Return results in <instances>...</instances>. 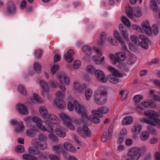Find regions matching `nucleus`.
<instances>
[{"instance_id": "38", "label": "nucleus", "mask_w": 160, "mask_h": 160, "mask_svg": "<svg viewBox=\"0 0 160 160\" xmlns=\"http://www.w3.org/2000/svg\"><path fill=\"white\" fill-rule=\"evenodd\" d=\"M151 8L154 12H156L158 10L157 2L155 1H152L150 4Z\"/></svg>"}, {"instance_id": "52", "label": "nucleus", "mask_w": 160, "mask_h": 160, "mask_svg": "<svg viewBox=\"0 0 160 160\" xmlns=\"http://www.w3.org/2000/svg\"><path fill=\"white\" fill-rule=\"evenodd\" d=\"M33 67L35 71L38 73H39L41 71V66L38 63L34 62L33 64Z\"/></svg>"}, {"instance_id": "25", "label": "nucleus", "mask_w": 160, "mask_h": 160, "mask_svg": "<svg viewBox=\"0 0 160 160\" xmlns=\"http://www.w3.org/2000/svg\"><path fill=\"white\" fill-rule=\"evenodd\" d=\"M54 101V103L60 108H63L66 106L65 102L58 98H56Z\"/></svg>"}, {"instance_id": "27", "label": "nucleus", "mask_w": 160, "mask_h": 160, "mask_svg": "<svg viewBox=\"0 0 160 160\" xmlns=\"http://www.w3.org/2000/svg\"><path fill=\"white\" fill-rule=\"evenodd\" d=\"M31 102H36L41 103L43 102L42 100L36 93H33L32 97L30 98Z\"/></svg>"}, {"instance_id": "49", "label": "nucleus", "mask_w": 160, "mask_h": 160, "mask_svg": "<svg viewBox=\"0 0 160 160\" xmlns=\"http://www.w3.org/2000/svg\"><path fill=\"white\" fill-rule=\"evenodd\" d=\"M107 40L108 43L112 46H115L117 43V42L112 36H109L107 38Z\"/></svg>"}, {"instance_id": "34", "label": "nucleus", "mask_w": 160, "mask_h": 160, "mask_svg": "<svg viewBox=\"0 0 160 160\" xmlns=\"http://www.w3.org/2000/svg\"><path fill=\"white\" fill-rule=\"evenodd\" d=\"M39 112L41 115L44 118H45L48 114V110L44 106H41L39 108Z\"/></svg>"}, {"instance_id": "17", "label": "nucleus", "mask_w": 160, "mask_h": 160, "mask_svg": "<svg viewBox=\"0 0 160 160\" xmlns=\"http://www.w3.org/2000/svg\"><path fill=\"white\" fill-rule=\"evenodd\" d=\"M74 88L78 92H82L87 88V85L85 84H81L79 82H75L73 83Z\"/></svg>"}, {"instance_id": "20", "label": "nucleus", "mask_w": 160, "mask_h": 160, "mask_svg": "<svg viewBox=\"0 0 160 160\" xmlns=\"http://www.w3.org/2000/svg\"><path fill=\"white\" fill-rule=\"evenodd\" d=\"M119 30L122 35L125 38H127L128 36V30L126 27L122 24L119 26Z\"/></svg>"}, {"instance_id": "3", "label": "nucleus", "mask_w": 160, "mask_h": 160, "mask_svg": "<svg viewBox=\"0 0 160 160\" xmlns=\"http://www.w3.org/2000/svg\"><path fill=\"white\" fill-rule=\"evenodd\" d=\"M75 110L79 114H81L82 119L85 123H87L89 121L88 115L85 107L80 105L77 100L73 102Z\"/></svg>"}, {"instance_id": "11", "label": "nucleus", "mask_w": 160, "mask_h": 160, "mask_svg": "<svg viewBox=\"0 0 160 160\" xmlns=\"http://www.w3.org/2000/svg\"><path fill=\"white\" fill-rule=\"evenodd\" d=\"M155 117H149L148 120L142 119V120H141V122L154 126H155L156 125H160V120Z\"/></svg>"}, {"instance_id": "12", "label": "nucleus", "mask_w": 160, "mask_h": 160, "mask_svg": "<svg viewBox=\"0 0 160 160\" xmlns=\"http://www.w3.org/2000/svg\"><path fill=\"white\" fill-rule=\"evenodd\" d=\"M95 75L97 79L99 82L103 83L107 82V79L105 74L100 69L96 70Z\"/></svg>"}, {"instance_id": "10", "label": "nucleus", "mask_w": 160, "mask_h": 160, "mask_svg": "<svg viewBox=\"0 0 160 160\" xmlns=\"http://www.w3.org/2000/svg\"><path fill=\"white\" fill-rule=\"evenodd\" d=\"M43 122L44 124L42 125L41 130L43 131H47L50 133H53L54 132L53 126L48 119H45Z\"/></svg>"}, {"instance_id": "60", "label": "nucleus", "mask_w": 160, "mask_h": 160, "mask_svg": "<svg viewBox=\"0 0 160 160\" xmlns=\"http://www.w3.org/2000/svg\"><path fill=\"white\" fill-rule=\"evenodd\" d=\"M48 83L50 88L52 89H55L57 88V86L58 85L57 83H56L52 80H49Z\"/></svg>"}, {"instance_id": "33", "label": "nucleus", "mask_w": 160, "mask_h": 160, "mask_svg": "<svg viewBox=\"0 0 160 160\" xmlns=\"http://www.w3.org/2000/svg\"><path fill=\"white\" fill-rule=\"evenodd\" d=\"M115 55L117 58L120 61H124L126 57L125 53L122 52H117L115 53Z\"/></svg>"}, {"instance_id": "29", "label": "nucleus", "mask_w": 160, "mask_h": 160, "mask_svg": "<svg viewBox=\"0 0 160 160\" xmlns=\"http://www.w3.org/2000/svg\"><path fill=\"white\" fill-rule=\"evenodd\" d=\"M136 60L135 57L131 54L127 56V62L128 64L131 65L134 63Z\"/></svg>"}, {"instance_id": "21", "label": "nucleus", "mask_w": 160, "mask_h": 160, "mask_svg": "<svg viewBox=\"0 0 160 160\" xmlns=\"http://www.w3.org/2000/svg\"><path fill=\"white\" fill-rule=\"evenodd\" d=\"M142 105L144 107L148 108H154L156 107L155 103L152 101L146 100L142 102Z\"/></svg>"}, {"instance_id": "30", "label": "nucleus", "mask_w": 160, "mask_h": 160, "mask_svg": "<svg viewBox=\"0 0 160 160\" xmlns=\"http://www.w3.org/2000/svg\"><path fill=\"white\" fill-rule=\"evenodd\" d=\"M133 119L131 116L126 117L124 118L122 121V124L127 125L131 124L133 122Z\"/></svg>"}, {"instance_id": "46", "label": "nucleus", "mask_w": 160, "mask_h": 160, "mask_svg": "<svg viewBox=\"0 0 160 160\" xmlns=\"http://www.w3.org/2000/svg\"><path fill=\"white\" fill-rule=\"evenodd\" d=\"M26 133L27 135L30 137H33L36 135L35 131L33 129H27L26 130Z\"/></svg>"}, {"instance_id": "44", "label": "nucleus", "mask_w": 160, "mask_h": 160, "mask_svg": "<svg viewBox=\"0 0 160 160\" xmlns=\"http://www.w3.org/2000/svg\"><path fill=\"white\" fill-rule=\"evenodd\" d=\"M28 151L29 153L35 155H38L40 153V151L39 150H37L35 151L32 147H29L28 148Z\"/></svg>"}, {"instance_id": "42", "label": "nucleus", "mask_w": 160, "mask_h": 160, "mask_svg": "<svg viewBox=\"0 0 160 160\" xmlns=\"http://www.w3.org/2000/svg\"><path fill=\"white\" fill-rule=\"evenodd\" d=\"M126 12L127 15L130 18H133V15L132 14V8L129 6H128L126 8Z\"/></svg>"}, {"instance_id": "7", "label": "nucleus", "mask_w": 160, "mask_h": 160, "mask_svg": "<svg viewBox=\"0 0 160 160\" xmlns=\"http://www.w3.org/2000/svg\"><path fill=\"white\" fill-rule=\"evenodd\" d=\"M60 118L62 121L63 125L72 130H74L75 128L71 123V120L69 116L65 113H61L59 114Z\"/></svg>"}, {"instance_id": "8", "label": "nucleus", "mask_w": 160, "mask_h": 160, "mask_svg": "<svg viewBox=\"0 0 160 160\" xmlns=\"http://www.w3.org/2000/svg\"><path fill=\"white\" fill-rule=\"evenodd\" d=\"M140 148L138 147H133L128 150L127 156L134 160H138L139 158Z\"/></svg>"}, {"instance_id": "32", "label": "nucleus", "mask_w": 160, "mask_h": 160, "mask_svg": "<svg viewBox=\"0 0 160 160\" xmlns=\"http://www.w3.org/2000/svg\"><path fill=\"white\" fill-rule=\"evenodd\" d=\"M96 70L95 66L91 64L88 65L86 68V70L87 73L91 75L95 73Z\"/></svg>"}, {"instance_id": "37", "label": "nucleus", "mask_w": 160, "mask_h": 160, "mask_svg": "<svg viewBox=\"0 0 160 160\" xmlns=\"http://www.w3.org/2000/svg\"><path fill=\"white\" fill-rule=\"evenodd\" d=\"M140 124L139 123H136L132 128V132L134 134H138L140 133Z\"/></svg>"}, {"instance_id": "6", "label": "nucleus", "mask_w": 160, "mask_h": 160, "mask_svg": "<svg viewBox=\"0 0 160 160\" xmlns=\"http://www.w3.org/2000/svg\"><path fill=\"white\" fill-rule=\"evenodd\" d=\"M57 79L60 88L63 92H65L66 90L65 85H68L70 82L68 77L64 73H61L58 75Z\"/></svg>"}, {"instance_id": "57", "label": "nucleus", "mask_w": 160, "mask_h": 160, "mask_svg": "<svg viewBox=\"0 0 160 160\" xmlns=\"http://www.w3.org/2000/svg\"><path fill=\"white\" fill-rule=\"evenodd\" d=\"M140 8L139 7H137L134 8L133 9V16L136 17H139L140 15Z\"/></svg>"}, {"instance_id": "45", "label": "nucleus", "mask_w": 160, "mask_h": 160, "mask_svg": "<svg viewBox=\"0 0 160 160\" xmlns=\"http://www.w3.org/2000/svg\"><path fill=\"white\" fill-rule=\"evenodd\" d=\"M121 20L122 23L127 27H130L131 23L129 20L125 16H122L121 18Z\"/></svg>"}, {"instance_id": "22", "label": "nucleus", "mask_w": 160, "mask_h": 160, "mask_svg": "<svg viewBox=\"0 0 160 160\" xmlns=\"http://www.w3.org/2000/svg\"><path fill=\"white\" fill-rule=\"evenodd\" d=\"M133 101L136 106L135 110L139 112L140 110V95H137L135 96L133 98Z\"/></svg>"}, {"instance_id": "19", "label": "nucleus", "mask_w": 160, "mask_h": 160, "mask_svg": "<svg viewBox=\"0 0 160 160\" xmlns=\"http://www.w3.org/2000/svg\"><path fill=\"white\" fill-rule=\"evenodd\" d=\"M49 122L53 124H59L61 123L60 120L55 115L53 114H49L48 116Z\"/></svg>"}, {"instance_id": "56", "label": "nucleus", "mask_w": 160, "mask_h": 160, "mask_svg": "<svg viewBox=\"0 0 160 160\" xmlns=\"http://www.w3.org/2000/svg\"><path fill=\"white\" fill-rule=\"evenodd\" d=\"M147 129L153 135H156L157 134L156 131L154 127L150 125H148L147 127Z\"/></svg>"}, {"instance_id": "9", "label": "nucleus", "mask_w": 160, "mask_h": 160, "mask_svg": "<svg viewBox=\"0 0 160 160\" xmlns=\"http://www.w3.org/2000/svg\"><path fill=\"white\" fill-rule=\"evenodd\" d=\"M39 82L42 89L41 92V94L44 97L48 98L49 89L48 83L43 80H40Z\"/></svg>"}, {"instance_id": "14", "label": "nucleus", "mask_w": 160, "mask_h": 160, "mask_svg": "<svg viewBox=\"0 0 160 160\" xmlns=\"http://www.w3.org/2000/svg\"><path fill=\"white\" fill-rule=\"evenodd\" d=\"M141 46L145 49H148L149 48L148 44L150 42L149 39L146 36L141 34Z\"/></svg>"}, {"instance_id": "58", "label": "nucleus", "mask_w": 160, "mask_h": 160, "mask_svg": "<svg viewBox=\"0 0 160 160\" xmlns=\"http://www.w3.org/2000/svg\"><path fill=\"white\" fill-rule=\"evenodd\" d=\"M51 133L48 135L49 138L52 139L55 143L58 142V139L57 137L52 133Z\"/></svg>"}, {"instance_id": "62", "label": "nucleus", "mask_w": 160, "mask_h": 160, "mask_svg": "<svg viewBox=\"0 0 160 160\" xmlns=\"http://www.w3.org/2000/svg\"><path fill=\"white\" fill-rule=\"evenodd\" d=\"M55 95L57 97L63 98L65 96V94L61 91H59L56 93Z\"/></svg>"}, {"instance_id": "31", "label": "nucleus", "mask_w": 160, "mask_h": 160, "mask_svg": "<svg viewBox=\"0 0 160 160\" xmlns=\"http://www.w3.org/2000/svg\"><path fill=\"white\" fill-rule=\"evenodd\" d=\"M82 52L87 55H90L92 52V50L91 48L88 45L84 46L82 48Z\"/></svg>"}, {"instance_id": "5", "label": "nucleus", "mask_w": 160, "mask_h": 160, "mask_svg": "<svg viewBox=\"0 0 160 160\" xmlns=\"http://www.w3.org/2000/svg\"><path fill=\"white\" fill-rule=\"evenodd\" d=\"M107 69L112 73L108 75L107 79L110 82L114 84H117L120 82L119 79L117 77H122V74L114 68L108 66L107 67Z\"/></svg>"}, {"instance_id": "41", "label": "nucleus", "mask_w": 160, "mask_h": 160, "mask_svg": "<svg viewBox=\"0 0 160 160\" xmlns=\"http://www.w3.org/2000/svg\"><path fill=\"white\" fill-rule=\"evenodd\" d=\"M92 90L90 89H87L85 93V98L87 101H89L92 98Z\"/></svg>"}, {"instance_id": "59", "label": "nucleus", "mask_w": 160, "mask_h": 160, "mask_svg": "<svg viewBox=\"0 0 160 160\" xmlns=\"http://www.w3.org/2000/svg\"><path fill=\"white\" fill-rule=\"evenodd\" d=\"M48 157L50 160H60V157L55 155L50 154Z\"/></svg>"}, {"instance_id": "35", "label": "nucleus", "mask_w": 160, "mask_h": 160, "mask_svg": "<svg viewBox=\"0 0 160 160\" xmlns=\"http://www.w3.org/2000/svg\"><path fill=\"white\" fill-rule=\"evenodd\" d=\"M144 113L146 115L149 116V117H157L158 115L156 112L151 110H146L144 111Z\"/></svg>"}, {"instance_id": "1", "label": "nucleus", "mask_w": 160, "mask_h": 160, "mask_svg": "<svg viewBox=\"0 0 160 160\" xmlns=\"http://www.w3.org/2000/svg\"><path fill=\"white\" fill-rule=\"evenodd\" d=\"M107 92L106 89L101 87L98 89L94 95L95 102L99 105L105 104L107 102Z\"/></svg>"}, {"instance_id": "53", "label": "nucleus", "mask_w": 160, "mask_h": 160, "mask_svg": "<svg viewBox=\"0 0 160 160\" xmlns=\"http://www.w3.org/2000/svg\"><path fill=\"white\" fill-rule=\"evenodd\" d=\"M149 134L148 132H142V135L141 136V139L143 141H145L148 139L149 137Z\"/></svg>"}, {"instance_id": "4", "label": "nucleus", "mask_w": 160, "mask_h": 160, "mask_svg": "<svg viewBox=\"0 0 160 160\" xmlns=\"http://www.w3.org/2000/svg\"><path fill=\"white\" fill-rule=\"evenodd\" d=\"M47 137L44 134H40L38 135V139H33L32 143L35 148L39 149L44 150L47 147V144L46 142Z\"/></svg>"}, {"instance_id": "39", "label": "nucleus", "mask_w": 160, "mask_h": 160, "mask_svg": "<svg viewBox=\"0 0 160 160\" xmlns=\"http://www.w3.org/2000/svg\"><path fill=\"white\" fill-rule=\"evenodd\" d=\"M88 118L89 121L87 123H86L87 124H88L90 121L94 123L95 124L98 123L100 122V120L99 118H98L97 116L93 115H90L89 117H88Z\"/></svg>"}, {"instance_id": "47", "label": "nucleus", "mask_w": 160, "mask_h": 160, "mask_svg": "<svg viewBox=\"0 0 160 160\" xmlns=\"http://www.w3.org/2000/svg\"><path fill=\"white\" fill-rule=\"evenodd\" d=\"M92 59L94 62L97 64H101L103 63L104 60L105 58L104 56H103L100 60H99L97 56H93L92 58Z\"/></svg>"}, {"instance_id": "16", "label": "nucleus", "mask_w": 160, "mask_h": 160, "mask_svg": "<svg viewBox=\"0 0 160 160\" xmlns=\"http://www.w3.org/2000/svg\"><path fill=\"white\" fill-rule=\"evenodd\" d=\"M16 109L17 111L22 114L26 115L28 114V109L23 104H17L16 106Z\"/></svg>"}, {"instance_id": "43", "label": "nucleus", "mask_w": 160, "mask_h": 160, "mask_svg": "<svg viewBox=\"0 0 160 160\" xmlns=\"http://www.w3.org/2000/svg\"><path fill=\"white\" fill-rule=\"evenodd\" d=\"M18 89L19 92L21 94L23 95H27V90L25 87L22 85H18Z\"/></svg>"}, {"instance_id": "63", "label": "nucleus", "mask_w": 160, "mask_h": 160, "mask_svg": "<svg viewBox=\"0 0 160 160\" xmlns=\"http://www.w3.org/2000/svg\"><path fill=\"white\" fill-rule=\"evenodd\" d=\"M80 62L79 60H75L73 63V67L75 69H78L80 66Z\"/></svg>"}, {"instance_id": "36", "label": "nucleus", "mask_w": 160, "mask_h": 160, "mask_svg": "<svg viewBox=\"0 0 160 160\" xmlns=\"http://www.w3.org/2000/svg\"><path fill=\"white\" fill-rule=\"evenodd\" d=\"M24 128V126L22 122H19L18 124L16 127L15 131L17 133H20L22 132Z\"/></svg>"}, {"instance_id": "40", "label": "nucleus", "mask_w": 160, "mask_h": 160, "mask_svg": "<svg viewBox=\"0 0 160 160\" xmlns=\"http://www.w3.org/2000/svg\"><path fill=\"white\" fill-rule=\"evenodd\" d=\"M22 158L25 160H38L36 157L28 154H23Z\"/></svg>"}, {"instance_id": "18", "label": "nucleus", "mask_w": 160, "mask_h": 160, "mask_svg": "<svg viewBox=\"0 0 160 160\" xmlns=\"http://www.w3.org/2000/svg\"><path fill=\"white\" fill-rule=\"evenodd\" d=\"M74 54V51L72 49H70L67 52V53L64 55L65 59L67 62H72L73 59L72 57Z\"/></svg>"}, {"instance_id": "2", "label": "nucleus", "mask_w": 160, "mask_h": 160, "mask_svg": "<svg viewBox=\"0 0 160 160\" xmlns=\"http://www.w3.org/2000/svg\"><path fill=\"white\" fill-rule=\"evenodd\" d=\"M141 25L143 30L148 36H156L158 34V29L157 24H153L151 28L148 20H145L143 21Z\"/></svg>"}, {"instance_id": "13", "label": "nucleus", "mask_w": 160, "mask_h": 160, "mask_svg": "<svg viewBox=\"0 0 160 160\" xmlns=\"http://www.w3.org/2000/svg\"><path fill=\"white\" fill-rule=\"evenodd\" d=\"M15 12L16 8L14 3L12 2H9L7 7L5 11V14L10 15L14 13Z\"/></svg>"}, {"instance_id": "64", "label": "nucleus", "mask_w": 160, "mask_h": 160, "mask_svg": "<svg viewBox=\"0 0 160 160\" xmlns=\"http://www.w3.org/2000/svg\"><path fill=\"white\" fill-rule=\"evenodd\" d=\"M59 66L58 65L53 66L51 68V71L52 74H54L59 68Z\"/></svg>"}, {"instance_id": "15", "label": "nucleus", "mask_w": 160, "mask_h": 160, "mask_svg": "<svg viewBox=\"0 0 160 160\" xmlns=\"http://www.w3.org/2000/svg\"><path fill=\"white\" fill-rule=\"evenodd\" d=\"M108 57L111 60V63L114 66L118 67H120L122 66V63L118 60L117 58V57H115L113 54H109L108 55Z\"/></svg>"}, {"instance_id": "24", "label": "nucleus", "mask_w": 160, "mask_h": 160, "mask_svg": "<svg viewBox=\"0 0 160 160\" xmlns=\"http://www.w3.org/2000/svg\"><path fill=\"white\" fill-rule=\"evenodd\" d=\"M55 132L56 135L62 138H64L66 135V133L62 128L58 127L55 130Z\"/></svg>"}, {"instance_id": "26", "label": "nucleus", "mask_w": 160, "mask_h": 160, "mask_svg": "<svg viewBox=\"0 0 160 160\" xmlns=\"http://www.w3.org/2000/svg\"><path fill=\"white\" fill-rule=\"evenodd\" d=\"M63 146L65 149L72 152H75L76 149L72 145L68 142H65L64 143Z\"/></svg>"}, {"instance_id": "61", "label": "nucleus", "mask_w": 160, "mask_h": 160, "mask_svg": "<svg viewBox=\"0 0 160 160\" xmlns=\"http://www.w3.org/2000/svg\"><path fill=\"white\" fill-rule=\"evenodd\" d=\"M16 152H23L24 151V148L22 145H19L16 147Z\"/></svg>"}, {"instance_id": "48", "label": "nucleus", "mask_w": 160, "mask_h": 160, "mask_svg": "<svg viewBox=\"0 0 160 160\" xmlns=\"http://www.w3.org/2000/svg\"><path fill=\"white\" fill-rule=\"evenodd\" d=\"M130 39L132 41L138 46H139L140 42L138 38L134 35L130 36Z\"/></svg>"}, {"instance_id": "55", "label": "nucleus", "mask_w": 160, "mask_h": 160, "mask_svg": "<svg viewBox=\"0 0 160 160\" xmlns=\"http://www.w3.org/2000/svg\"><path fill=\"white\" fill-rule=\"evenodd\" d=\"M77 132L78 134L81 137L83 138H85V134L84 133V130L83 126L82 128H78L77 129Z\"/></svg>"}, {"instance_id": "51", "label": "nucleus", "mask_w": 160, "mask_h": 160, "mask_svg": "<svg viewBox=\"0 0 160 160\" xmlns=\"http://www.w3.org/2000/svg\"><path fill=\"white\" fill-rule=\"evenodd\" d=\"M92 115L97 116L98 118H101L103 117V115L100 113L99 111L98 110V108L97 110L93 109L91 111Z\"/></svg>"}, {"instance_id": "54", "label": "nucleus", "mask_w": 160, "mask_h": 160, "mask_svg": "<svg viewBox=\"0 0 160 160\" xmlns=\"http://www.w3.org/2000/svg\"><path fill=\"white\" fill-rule=\"evenodd\" d=\"M98 110L99 112L102 114H106L108 111L109 109L108 108L106 107H102L98 108Z\"/></svg>"}, {"instance_id": "23", "label": "nucleus", "mask_w": 160, "mask_h": 160, "mask_svg": "<svg viewBox=\"0 0 160 160\" xmlns=\"http://www.w3.org/2000/svg\"><path fill=\"white\" fill-rule=\"evenodd\" d=\"M157 93L160 96L156 94V93L155 90L151 89L150 91V95L152 99L155 101H160V91L158 92Z\"/></svg>"}, {"instance_id": "28", "label": "nucleus", "mask_w": 160, "mask_h": 160, "mask_svg": "<svg viewBox=\"0 0 160 160\" xmlns=\"http://www.w3.org/2000/svg\"><path fill=\"white\" fill-rule=\"evenodd\" d=\"M32 119L33 122L36 123L37 127L41 129L43 125L42 120L40 118L37 117H33Z\"/></svg>"}, {"instance_id": "50", "label": "nucleus", "mask_w": 160, "mask_h": 160, "mask_svg": "<svg viewBox=\"0 0 160 160\" xmlns=\"http://www.w3.org/2000/svg\"><path fill=\"white\" fill-rule=\"evenodd\" d=\"M84 130V133L85 138L86 137H90L91 136L92 132L88 128L87 126L85 125L83 126Z\"/></svg>"}]
</instances>
